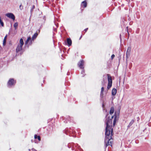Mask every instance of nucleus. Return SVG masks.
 Returning <instances> with one entry per match:
<instances>
[{"instance_id":"nucleus-13","label":"nucleus","mask_w":151,"mask_h":151,"mask_svg":"<svg viewBox=\"0 0 151 151\" xmlns=\"http://www.w3.org/2000/svg\"><path fill=\"white\" fill-rule=\"evenodd\" d=\"M37 35L38 33H35L32 37V39L33 40L34 39H35L36 38Z\"/></svg>"},{"instance_id":"nucleus-25","label":"nucleus","mask_w":151,"mask_h":151,"mask_svg":"<svg viewBox=\"0 0 151 151\" xmlns=\"http://www.w3.org/2000/svg\"><path fill=\"white\" fill-rule=\"evenodd\" d=\"M102 107H103V108H104V104H102Z\"/></svg>"},{"instance_id":"nucleus-30","label":"nucleus","mask_w":151,"mask_h":151,"mask_svg":"<svg viewBox=\"0 0 151 151\" xmlns=\"http://www.w3.org/2000/svg\"><path fill=\"white\" fill-rule=\"evenodd\" d=\"M35 151H37L35 150Z\"/></svg>"},{"instance_id":"nucleus-20","label":"nucleus","mask_w":151,"mask_h":151,"mask_svg":"<svg viewBox=\"0 0 151 151\" xmlns=\"http://www.w3.org/2000/svg\"><path fill=\"white\" fill-rule=\"evenodd\" d=\"M19 8L21 10L23 9V6H22V5L21 4L19 6Z\"/></svg>"},{"instance_id":"nucleus-4","label":"nucleus","mask_w":151,"mask_h":151,"mask_svg":"<svg viewBox=\"0 0 151 151\" xmlns=\"http://www.w3.org/2000/svg\"><path fill=\"white\" fill-rule=\"evenodd\" d=\"M16 83V81L13 78H10L8 81L7 83V86L9 88H11L15 85Z\"/></svg>"},{"instance_id":"nucleus-1","label":"nucleus","mask_w":151,"mask_h":151,"mask_svg":"<svg viewBox=\"0 0 151 151\" xmlns=\"http://www.w3.org/2000/svg\"><path fill=\"white\" fill-rule=\"evenodd\" d=\"M112 121L109 120L106 122V128L105 135L104 143L105 147L108 146H112L113 142L112 139L113 129L112 128Z\"/></svg>"},{"instance_id":"nucleus-14","label":"nucleus","mask_w":151,"mask_h":151,"mask_svg":"<svg viewBox=\"0 0 151 151\" xmlns=\"http://www.w3.org/2000/svg\"><path fill=\"white\" fill-rule=\"evenodd\" d=\"M116 90L114 88L112 90V94H116Z\"/></svg>"},{"instance_id":"nucleus-2","label":"nucleus","mask_w":151,"mask_h":151,"mask_svg":"<svg viewBox=\"0 0 151 151\" xmlns=\"http://www.w3.org/2000/svg\"><path fill=\"white\" fill-rule=\"evenodd\" d=\"M114 107H111L110 112L109 114L110 115H111V117L109 116L108 117V119H106V122L107 121H109V120H111L112 121V119L114 118L113 120V125L114 126L115 124L116 120L118 119V117L116 115V114L115 113V115L114 116L112 115V114L114 113Z\"/></svg>"},{"instance_id":"nucleus-18","label":"nucleus","mask_w":151,"mask_h":151,"mask_svg":"<svg viewBox=\"0 0 151 151\" xmlns=\"http://www.w3.org/2000/svg\"><path fill=\"white\" fill-rule=\"evenodd\" d=\"M106 83V82H105V80L104 79L103 80V81L102 82V86H104L105 85Z\"/></svg>"},{"instance_id":"nucleus-9","label":"nucleus","mask_w":151,"mask_h":151,"mask_svg":"<svg viewBox=\"0 0 151 151\" xmlns=\"http://www.w3.org/2000/svg\"><path fill=\"white\" fill-rule=\"evenodd\" d=\"M72 40L70 38H68L67 40V43L68 46H70L72 44Z\"/></svg>"},{"instance_id":"nucleus-26","label":"nucleus","mask_w":151,"mask_h":151,"mask_svg":"<svg viewBox=\"0 0 151 151\" xmlns=\"http://www.w3.org/2000/svg\"><path fill=\"white\" fill-rule=\"evenodd\" d=\"M35 8V5H33L32 6V9H34Z\"/></svg>"},{"instance_id":"nucleus-29","label":"nucleus","mask_w":151,"mask_h":151,"mask_svg":"<svg viewBox=\"0 0 151 151\" xmlns=\"http://www.w3.org/2000/svg\"><path fill=\"white\" fill-rule=\"evenodd\" d=\"M22 52H21V53H20V55H22Z\"/></svg>"},{"instance_id":"nucleus-27","label":"nucleus","mask_w":151,"mask_h":151,"mask_svg":"<svg viewBox=\"0 0 151 151\" xmlns=\"http://www.w3.org/2000/svg\"><path fill=\"white\" fill-rule=\"evenodd\" d=\"M127 31L128 34V35H129V33L128 32V27H127Z\"/></svg>"},{"instance_id":"nucleus-24","label":"nucleus","mask_w":151,"mask_h":151,"mask_svg":"<svg viewBox=\"0 0 151 151\" xmlns=\"http://www.w3.org/2000/svg\"><path fill=\"white\" fill-rule=\"evenodd\" d=\"M34 137H35V139H36L37 137V135H35Z\"/></svg>"},{"instance_id":"nucleus-12","label":"nucleus","mask_w":151,"mask_h":151,"mask_svg":"<svg viewBox=\"0 0 151 151\" xmlns=\"http://www.w3.org/2000/svg\"><path fill=\"white\" fill-rule=\"evenodd\" d=\"M131 47H129L128 48L127 50V53H126L127 55H129L130 53L131 52Z\"/></svg>"},{"instance_id":"nucleus-11","label":"nucleus","mask_w":151,"mask_h":151,"mask_svg":"<svg viewBox=\"0 0 151 151\" xmlns=\"http://www.w3.org/2000/svg\"><path fill=\"white\" fill-rule=\"evenodd\" d=\"M7 37V35H6L5 37H4V39L3 41V45L4 46L6 43V40Z\"/></svg>"},{"instance_id":"nucleus-7","label":"nucleus","mask_w":151,"mask_h":151,"mask_svg":"<svg viewBox=\"0 0 151 151\" xmlns=\"http://www.w3.org/2000/svg\"><path fill=\"white\" fill-rule=\"evenodd\" d=\"M6 15L8 17L12 19L13 20H15V17L14 15L12 13L6 14Z\"/></svg>"},{"instance_id":"nucleus-28","label":"nucleus","mask_w":151,"mask_h":151,"mask_svg":"<svg viewBox=\"0 0 151 151\" xmlns=\"http://www.w3.org/2000/svg\"><path fill=\"white\" fill-rule=\"evenodd\" d=\"M82 37V36L81 35V37H80V39Z\"/></svg>"},{"instance_id":"nucleus-22","label":"nucleus","mask_w":151,"mask_h":151,"mask_svg":"<svg viewBox=\"0 0 151 151\" xmlns=\"http://www.w3.org/2000/svg\"><path fill=\"white\" fill-rule=\"evenodd\" d=\"M37 138L38 139L39 141H40V140L41 139H40V136H38Z\"/></svg>"},{"instance_id":"nucleus-6","label":"nucleus","mask_w":151,"mask_h":151,"mask_svg":"<svg viewBox=\"0 0 151 151\" xmlns=\"http://www.w3.org/2000/svg\"><path fill=\"white\" fill-rule=\"evenodd\" d=\"M78 65L80 69H83L84 68V60H80L78 62Z\"/></svg>"},{"instance_id":"nucleus-16","label":"nucleus","mask_w":151,"mask_h":151,"mask_svg":"<svg viewBox=\"0 0 151 151\" xmlns=\"http://www.w3.org/2000/svg\"><path fill=\"white\" fill-rule=\"evenodd\" d=\"M104 91V87H102L101 88V94H103Z\"/></svg>"},{"instance_id":"nucleus-10","label":"nucleus","mask_w":151,"mask_h":151,"mask_svg":"<svg viewBox=\"0 0 151 151\" xmlns=\"http://www.w3.org/2000/svg\"><path fill=\"white\" fill-rule=\"evenodd\" d=\"M30 40V41L31 42V44H32V40H31V37H29L27 40L25 42V45H27L28 44V42Z\"/></svg>"},{"instance_id":"nucleus-15","label":"nucleus","mask_w":151,"mask_h":151,"mask_svg":"<svg viewBox=\"0 0 151 151\" xmlns=\"http://www.w3.org/2000/svg\"><path fill=\"white\" fill-rule=\"evenodd\" d=\"M18 26V24L17 22L15 23L14 25V26L15 29H16L17 28Z\"/></svg>"},{"instance_id":"nucleus-3","label":"nucleus","mask_w":151,"mask_h":151,"mask_svg":"<svg viewBox=\"0 0 151 151\" xmlns=\"http://www.w3.org/2000/svg\"><path fill=\"white\" fill-rule=\"evenodd\" d=\"M24 44L23 40L21 38L19 40V43L18 44L16 50L17 53L21 52L22 50V46Z\"/></svg>"},{"instance_id":"nucleus-19","label":"nucleus","mask_w":151,"mask_h":151,"mask_svg":"<svg viewBox=\"0 0 151 151\" xmlns=\"http://www.w3.org/2000/svg\"><path fill=\"white\" fill-rule=\"evenodd\" d=\"M133 122H134V121L132 120V121L129 123L128 127H130V126H131L132 125V124H133Z\"/></svg>"},{"instance_id":"nucleus-5","label":"nucleus","mask_w":151,"mask_h":151,"mask_svg":"<svg viewBox=\"0 0 151 151\" xmlns=\"http://www.w3.org/2000/svg\"><path fill=\"white\" fill-rule=\"evenodd\" d=\"M108 78V83L107 88L108 89H110L112 86V80L111 77L109 74H107Z\"/></svg>"},{"instance_id":"nucleus-17","label":"nucleus","mask_w":151,"mask_h":151,"mask_svg":"<svg viewBox=\"0 0 151 151\" xmlns=\"http://www.w3.org/2000/svg\"><path fill=\"white\" fill-rule=\"evenodd\" d=\"M0 23L2 27H4V24L2 21L1 19V17H0Z\"/></svg>"},{"instance_id":"nucleus-21","label":"nucleus","mask_w":151,"mask_h":151,"mask_svg":"<svg viewBox=\"0 0 151 151\" xmlns=\"http://www.w3.org/2000/svg\"><path fill=\"white\" fill-rule=\"evenodd\" d=\"M114 57H115L114 55V54L112 55L111 56V59H113L114 58Z\"/></svg>"},{"instance_id":"nucleus-23","label":"nucleus","mask_w":151,"mask_h":151,"mask_svg":"<svg viewBox=\"0 0 151 151\" xmlns=\"http://www.w3.org/2000/svg\"><path fill=\"white\" fill-rule=\"evenodd\" d=\"M88 28H87L85 29L84 30V31H85V32H86L88 30Z\"/></svg>"},{"instance_id":"nucleus-8","label":"nucleus","mask_w":151,"mask_h":151,"mask_svg":"<svg viewBox=\"0 0 151 151\" xmlns=\"http://www.w3.org/2000/svg\"><path fill=\"white\" fill-rule=\"evenodd\" d=\"M87 6V2L86 0H85L82 1L81 4V6L83 8H84L86 7Z\"/></svg>"}]
</instances>
